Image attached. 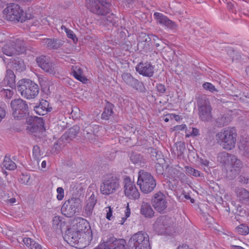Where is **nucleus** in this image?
Listing matches in <instances>:
<instances>
[{
  "instance_id": "obj_1",
  "label": "nucleus",
  "mask_w": 249,
  "mask_h": 249,
  "mask_svg": "<svg viewBox=\"0 0 249 249\" xmlns=\"http://www.w3.org/2000/svg\"><path fill=\"white\" fill-rule=\"evenodd\" d=\"M237 134L234 127H229L222 129L216 135L217 143L223 149L230 150L235 146Z\"/></svg>"
},
{
  "instance_id": "obj_2",
  "label": "nucleus",
  "mask_w": 249,
  "mask_h": 249,
  "mask_svg": "<svg viewBox=\"0 0 249 249\" xmlns=\"http://www.w3.org/2000/svg\"><path fill=\"white\" fill-rule=\"evenodd\" d=\"M153 229L160 235L172 236L175 232L172 218L166 215L160 216L156 219Z\"/></svg>"
},
{
  "instance_id": "obj_3",
  "label": "nucleus",
  "mask_w": 249,
  "mask_h": 249,
  "mask_svg": "<svg viewBox=\"0 0 249 249\" xmlns=\"http://www.w3.org/2000/svg\"><path fill=\"white\" fill-rule=\"evenodd\" d=\"M17 89L21 95L27 99H33L38 94L39 87L29 79H22L18 83Z\"/></svg>"
},
{
  "instance_id": "obj_4",
  "label": "nucleus",
  "mask_w": 249,
  "mask_h": 249,
  "mask_svg": "<svg viewBox=\"0 0 249 249\" xmlns=\"http://www.w3.org/2000/svg\"><path fill=\"white\" fill-rule=\"evenodd\" d=\"M85 6L91 13L105 16L111 12V4L107 0H86Z\"/></svg>"
},
{
  "instance_id": "obj_5",
  "label": "nucleus",
  "mask_w": 249,
  "mask_h": 249,
  "mask_svg": "<svg viewBox=\"0 0 249 249\" xmlns=\"http://www.w3.org/2000/svg\"><path fill=\"white\" fill-rule=\"evenodd\" d=\"M3 14L5 18L9 21L23 22L27 19L23 9L14 3L7 4L3 11Z\"/></svg>"
},
{
  "instance_id": "obj_6",
  "label": "nucleus",
  "mask_w": 249,
  "mask_h": 249,
  "mask_svg": "<svg viewBox=\"0 0 249 249\" xmlns=\"http://www.w3.org/2000/svg\"><path fill=\"white\" fill-rule=\"evenodd\" d=\"M120 188L119 177L109 175L103 180L100 185V192L103 195L108 196L115 193Z\"/></svg>"
},
{
  "instance_id": "obj_7",
  "label": "nucleus",
  "mask_w": 249,
  "mask_h": 249,
  "mask_svg": "<svg viewBox=\"0 0 249 249\" xmlns=\"http://www.w3.org/2000/svg\"><path fill=\"white\" fill-rule=\"evenodd\" d=\"M137 184L142 192L147 194L151 192L156 186V180L150 173L143 170L139 172Z\"/></svg>"
},
{
  "instance_id": "obj_8",
  "label": "nucleus",
  "mask_w": 249,
  "mask_h": 249,
  "mask_svg": "<svg viewBox=\"0 0 249 249\" xmlns=\"http://www.w3.org/2000/svg\"><path fill=\"white\" fill-rule=\"evenodd\" d=\"M11 107L13 111L12 116L15 119H22L29 114L26 102L20 98L12 100Z\"/></svg>"
},
{
  "instance_id": "obj_9",
  "label": "nucleus",
  "mask_w": 249,
  "mask_h": 249,
  "mask_svg": "<svg viewBox=\"0 0 249 249\" xmlns=\"http://www.w3.org/2000/svg\"><path fill=\"white\" fill-rule=\"evenodd\" d=\"M148 235L145 232L139 231L134 234L129 239V244L134 249H150Z\"/></svg>"
},
{
  "instance_id": "obj_10",
  "label": "nucleus",
  "mask_w": 249,
  "mask_h": 249,
  "mask_svg": "<svg viewBox=\"0 0 249 249\" xmlns=\"http://www.w3.org/2000/svg\"><path fill=\"white\" fill-rule=\"evenodd\" d=\"M2 50L4 54L8 56H12L24 53L25 52V47L23 41L18 38L15 41L12 40L9 44H5Z\"/></svg>"
},
{
  "instance_id": "obj_11",
  "label": "nucleus",
  "mask_w": 249,
  "mask_h": 249,
  "mask_svg": "<svg viewBox=\"0 0 249 249\" xmlns=\"http://www.w3.org/2000/svg\"><path fill=\"white\" fill-rule=\"evenodd\" d=\"M81 200L79 198L72 197L63 204L61 211L62 213L68 217L75 215L80 206Z\"/></svg>"
},
{
  "instance_id": "obj_12",
  "label": "nucleus",
  "mask_w": 249,
  "mask_h": 249,
  "mask_svg": "<svg viewBox=\"0 0 249 249\" xmlns=\"http://www.w3.org/2000/svg\"><path fill=\"white\" fill-rule=\"evenodd\" d=\"M124 192L125 196L130 199L136 200L139 198L140 194L134 183L131 180L129 177H124Z\"/></svg>"
},
{
  "instance_id": "obj_13",
  "label": "nucleus",
  "mask_w": 249,
  "mask_h": 249,
  "mask_svg": "<svg viewBox=\"0 0 249 249\" xmlns=\"http://www.w3.org/2000/svg\"><path fill=\"white\" fill-rule=\"evenodd\" d=\"M123 81L129 86L133 88L140 92H145L146 89L142 82L139 81L130 73L124 72L122 74Z\"/></svg>"
},
{
  "instance_id": "obj_14",
  "label": "nucleus",
  "mask_w": 249,
  "mask_h": 249,
  "mask_svg": "<svg viewBox=\"0 0 249 249\" xmlns=\"http://www.w3.org/2000/svg\"><path fill=\"white\" fill-rule=\"evenodd\" d=\"M36 62L44 71L51 74H54L57 71L56 67L49 57L41 56L36 58Z\"/></svg>"
},
{
  "instance_id": "obj_15",
  "label": "nucleus",
  "mask_w": 249,
  "mask_h": 249,
  "mask_svg": "<svg viewBox=\"0 0 249 249\" xmlns=\"http://www.w3.org/2000/svg\"><path fill=\"white\" fill-rule=\"evenodd\" d=\"M151 201L155 210L160 213H163L167 208V201L165 196L160 192L154 194Z\"/></svg>"
},
{
  "instance_id": "obj_16",
  "label": "nucleus",
  "mask_w": 249,
  "mask_h": 249,
  "mask_svg": "<svg viewBox=\"0 0 249 249\" xmlns=\"http://www.w3.org/2000/svg\"><path fill=\"white\" fill-rule=\"evenodd\" d=\"M155 66L149 62H141L136 66L135 69L140 75L147 77H151L154 73Z\"/></svg>"
},
{
  "instance_id": "obj_17",
  "label": "nucleus",
  "mask_w": 249,
  "mask_h": 249,
  "mask_svg": "<svg viewBox=\"0 0 249 249\" xmlns=\"http://www.w3.org/2000/svg\"><path fill=\"white\" fill-rule=\"evenodd\" d=\"M212 108L209 101L205 100L198 108V115L201 121L208 122L212 118Z\"/></svg>"
},
{
  "instance_id": "obj_18",
  "label": "nucleus",
  "mask_w": 249,
  "mask_h": 249,
  "mask_svg": "<svg viewBox=\"0 0 249 249\" xmlns=\"http://www.w3.org/2000/svg\"><path fill=\"white\" fill-rule=\"evenodd\" d=\"M219 157L221 162L225 164H230L233 168L240 169L242 167V164L241 160L234 155L223 152L220 154Z\"/></svg>"
},
{
  "instance_id": "obj_19",
  "label": "nucleus",
  "mask_w": 249,
  "mask_h": 249,
  "mask_svg": "<svg viewBox=\"0 0 249 249\" xmlns=\"http://www.w3.org/2000/svg\"><path fill=\"white\" fill-rule=\"evenodd\" d=\"M97 202V199L95 195L92 193L89 199L87 200L86 205L84 207V216L90 217L93 213V208Z\"/></svg>"
},
{
  "instance_id": "obj_20",
  "label": "nucleus",
  "mask_w": 249,
  "mask_h": 249,
  "mask_svg": "<svg viewBox=\"0 0 249 249\" xmlns=\"http://www.w3.org/2000/svg\"><path fill=\"white\" fill-rule=\"evenodd\" d=\"M154 17L156 19L157 22L160 24L165 25L170 28H173L175 27L174 22L160 13H154Z\"/></svg>"
},
{
  "instance_id": "obj_21",
  "label": "nucleus",
  "mask_w": 249,
  "mask_h": 249,
  "mask_svg": "<svg viewBox=\"0 0 249 249\" xmlns=\"http://www.w3.org/2000/svg\"><path fill=\"white\" fill-rule=\"evenodd\" d=\"M52 108L49 107V103L45 100H42L38 106L34 107V111L39 115H44L51 111Z\"/></svg>"
},
{
  "instance_id": "obj_22",
  "label": "nucleus",
  "mask_w": 249,
  "mask_h": 249,
  "mask_svg": "<svg viewBox=\"0 0 249 249\" xmlns=\"http://www.w3.org/2000/svg\"><path fill=\"white\" fill-rule=\"evenodd\" d=\"M42 43L45 44L48 48L53 50L58 49L63 44L62 40L56 38H44Z\"/></svg>"
},
{
  "instance_id": "obj_23",
  "label": "nucleus",
  "mask_w": 249,
  "mask_h": 249,
  "mask_svg": "<svg viewBox=\"0 0 249 249\" xmlns=\"http://www.w3.org/2000/svg\"><path fill=\"white\" fill-rule=\"evenodd\" d=\"M140 213L145 217L151 218L154 216L155 212L150 204L148 202H142L140 208Z\"/></svg>"
},
{
  "instance_id": "obj_24",
  "label": "nucleus",
  "mask_w": 249,
  "mask_h": 249,
  "mask_svg": "<svg viewBox=\"0 0 249 249\" xmlns=\"http://www.w3.org/2000/svg\"><path fill=\"white\" fill-rule=\"evenodd\" d=\"M83 70L79 66H72L71 67V72L72 75L77 80L83 83H86L88 79L83 75Z\"/></svg>"
},
{
  "instance_id": "obj_25",
  "label": "nucleus",
  "mask_w": 249,
  "mask_h": 249,
  "mask_svg": "<svg viewBox=\"0 0 249 249\" xmlns=\"http://www.w3.org/2000/svg\"><path fill=\"white\" fill-rule=\"evenodd\" d=\"M107 249H126V242L123 239H115L112 242H105Z\"/></svg>"
},
{
  "instance_id": "obj_26",
  "label": "nucleus",
  "mask_w": 249,
  "mask_h": 249,
  "mask_svg": "<svg viewBox=\"0 0 249 249\" xmlns=\"http://www.w3.org/2000/svg\"><path fill=\"white\" fill-rule=\"evenodd\" d=\"M16 76L14 72L10 69L6 71L5 76L3 79V82L10 88L15 86Z\"/></svg>"
},
{
  "instance_id": "obj_27",
  "label": "nucleus",
  "mask_w": 249,
  "mask_h": 249,
  "mask_svg": "<svg viewBox=\"0 0 249 249\" xmlns=\"http://www.w3.org/2000/svg\"><path fill=\"white\" fill-rule=\"evenodd\" d=\"M114 107L112 104L108 102L104 108V111L102 114L101 118L105 120H109L110 117L113 113V109Z\"/></svg>"
},
{
  "instance_id": "obj_28",
  "label": "nucleus",
  "mask_w": 249,
  "mask_h": 249,
  "mask_svg": "<svg viewBox=\"0 0 249 249\" xmlns=\"http://www.w3.org/2000/svg\"><path fill=\"white\" fill-rule=\"evenodd\" d=\"M236 193L240 201L246 202L249 196V192L243 188H238L236 191Z\"/></svg>"
},
{
  "instance_id": "obj_29",
  "label": "nucleus",
  "mask_w": 249,
  "mask_h": 249,
  "mask_svg": "<svg viewBox=\"0 0 249 249\" xmlns=\"http://www.w3.org/2000/svg\"><path fill=\"white\" fill-rule=\"evenodd\" d=\"M2 165L6 169L9 170H13L17 168L16 163L9 157L7 156H5Z\"/></svg>"
},
{
  "instance_id": "obj_30",
  "label": "nucleus",
  "mask_w": 249,
  "mask_h": 249,
  "mask_svg": "<svg viewBox=\"0 0 249 249\" xmlns=\"http://www.w3.org/2000/svg\"><path fill=\"white\" fill-rule=\"evenodd\" d=\"M79 127L77 125H74L70 128L65 134L66 137L70 140L75 138L78 134Z\"/></svg>"
},
{
  "instance_id": "obj_31",
  "label": "nucleus",
  "mask_w": 249,
  "mask_h": 249,
  "mask_svg": "<svg viewBox=\"0 0 249 249\" xmlns=\"http://www.w3.org/2000/svg\"><path fill=\"white\" fill-rule=\"evenodd\" d=\"M236 232L242 235H247L249 233V227L246 224H241L235 228Z\"/></svg>"
},
{
  "instance_id": "obj_32",
  "label": "nucleus",
  "mask_w": 249,
  "mask_h": 249,
  "mask_svg": "<svg viewBox=\"0 0 249 249\" xmlns=\"http://www.w3.org/2000/svg\"><path fill=\"white\" fill-rule=\"evenodd\" d=\"M30 178V175L28 173H22L21 175L19 176L18 180L20 183L28 185L30 184V183L29 182Z\"/></svg>"
},
{
  "instance_id": "obj_33",
  "label": "nucleus",
  "mask_w": 249,
  "mask_h": 249,
  "mask_svg": "<svg viewBox=\"0 0 249 249\" xmlns=\"http://www.w3.org/2000/svg\"><path fill=\"white\" fill-rule=\"evenodd\" d=\"M62 225H64L60 216H54L53 219V227L56 230H61Z\"/></svg>"
},
{
  "instance_id": "obj_34",
  "label": "nucleus",
  "mask_w": 249,
  "mask_h": 249,
  "mask_svg": "<svg viewBox=\"0 0 249 249\" xmlns=\"http://www.w3.org/2000/svg\"><path fill=\"white\" fill-rule=\"evenodd\" d=\"M227 53L229 57H231L232 62L238 60L241 58L240 53L237 51L234 50L233 49H229L228 50Z\"/></svg>"
},
{
  "instance_id": "obj_35",
  "label": "nucleus",
  "mask_w": 249,
  "mask_h": 249,
  "mask_svg": "<svg viewBox=\"0 0 249 249\" xmlns=\"http://www.w3.org/2000/svg\"><path fill=\"white\" fill-rule=\"evenodd\" d=\"M130 160L135 164H141L144 162L143 161H142V156L140 154H137L135 153H132L130 157Z\"/></svg>"
},
{
  "instance_id": "obj_36",
  "label": "nucleus",
  "mask_w": 249,
  "mask_h": 249,
  "mask_svg": "<svg viewBox=\"0 0 249 249\" xmlns=\"http://www.w3.org/2000/svg\"><path fill=\"white\" fill-rule=\"evenodd\" d=\"M89 226V223L88 221L82 218L77 224V228L78 231H83L87 228Z\"/></svg>"
},
{
  "instance_id": "obj_37",
  "label": "nucleus",
  "mask_w": 249,
  "mask_h": 249,
  "mask_svg": "<svg viewBox=\"0 0 249 249\" xmlns=\"http://www.w3.org/2000/svg\"><path fill=\"white\" fill-rule=\"evenodd\" d=\"M186 174L189 175H192L194 177H197L200 176V172L196 170L193 167L189 166H186L185 167Z\"/></svg>"
},
{
  "instance_id": "obj_38",
  "label": "nucleus",
  "mask_w": 249,
  "mask_h": 249,
  "mask_svg": "<svg viewBox=\"0 0 249 249\" xmlns=\"http://www.w3.org/2000/svg\"><path fill=\"white\" fill-rule=\"evenodd\" d=\"M14 93V92L13 89H4L0 95L5 99H10L12 98Z\"/></svg>"
},
{
  "instance_id": "obj_39",
  "label": "nucleus",
  "mask_w": 249,
  "mask_h": 249,
  "mask_svg": "<svg viewBox=\"0 0 249 249\" xmlns=\"http://www.w3.org/2000/svg\"><path fill=\"white\" fill-rule=\"evenodd\" d=\"M33 156L35 159L37 161L38 160L41 156L40 148L38 146H34L33 148Z\"/></svg>"
},
{
  "instance_id": "obj_40",
  "label": "nucleus",
  "mask_w": 249,
  "mask_h": 249,
  "mask_svg": "<svg viewBox=\"0 0 249 249\" xmlns=\"http://www.w3.org/2000/svg\"><path fill=\"white\" fill-rule=\"evenodd\" d=\"M202 87L205 89L209 90L212 92L217 91V90L215 88L214 86L211 83L205 82L203 84Z\"/></svg>"
},
{
  "instance_id": "obj_41",
  "label": "nucleus",
  "mask_w": 249,
  "mask_h": 249,
  "mask_svg": "<svg viewBox=\"0 0 249 249\" xmlns=\"http://www.w3.org/2000/svg\"><path fill=\"white\" fill-rule=\"evenodd\" d=\"M65 31L68 38L72 39L74 42L78 40L77 37L72 31L68 28H65Z\"/></svg>"
},
{
  "instance_id": "obj_42",
  "label": "nucleus",
  "mask_w": 249,
  "mask_h": 249,
  "mask_svg": "<svg viewBox=\"0 0 249 249\" xmlns=\"http://www.w3.org/2000/svg\"><path fill=\"white\" fill-rule=\"evenodd\" d=\"M14 67L19 71H23L25 69L24 63L22 61H16L14 63Z\"/></svg>"
},
{
  "instance_id": "obj_43",
  "label": "nucleus",
  "mask_w": 249,
  "mask_h": 249,
  "mask_svg": "<svg viewBox=\"0 0 249 249\" xmlns=\"http://www.w3.org/2000/svg\"><path fill=\"white\" fill-rule=\"evenodd\" d=\"M125 216L122 218V220L121 221V224H123L124 223L126 219L130 216L131 213V210L129 207V204H127V206L124 211Z\"/></svg>"
},
{
  "instance_id": "obj_44",
  "label": "nucleus",
  "mask_w": 249,
  "mask_h": 249,
  "mask_svg": "<svg viewBox=\"0 0 249 249\" xmlns=\"http://www.w3.org/2000/svg\"><path fill=\"white\" fill-rule=\"evenodd\" d=\"M57 196L56 198L58 200H61L64 198V189L62 187H58L56 189Z\"/></svg>"
},
{
  "instance_id": "obj_45",
  "label": "nucleus",
  "mask_w": 249,
  "mask_h": 249,
  "mask_svg": "<svg viewBox=\"0 0 249 249\" xmlns=\"http://www.w3.org/2000/svg\"><path fill=\"white\" fill-rule=\"evenodd\" d=\"M243 148V154L244 155L247 157L249 158V145L246 144L245 146H240L239 148L240 150H242V148Z\"/></svg>"
},
{
  "instance_id": "obj_46",
  "label": "nucleus",
  "mask_w": 249,
  "mask_h": 249,
  "mask_svg": "<svg viewBox=\"0 0 249 249\" xmlns=\"http://www.w3.org/2000/svg\"><path fill=\"white\" fill-rule=\"evenodd\" d=\"M157 91L162 94H163L166 91V88L163 84H158L156 86Z\"/></svg>"
},
{
  "instance_id": "obj_47",
  "label": "nucleus",
  "mask_w": 249,
  "mask_h": 249,
  "mask_svg": "<svg viewBox=\"0 0 249 249\" xmlns=\"http://www.w3.org/2000/svg\"><path fill=\"white\" fill-rule=\"evenodd\" d=\"M105 211L107 213L106 218L109 220H111L112 216V209L110 207H107L105 208Z\"/></svg>"
},
{
  "instance_id": "obj_48",
  "label": "nucleus",
  "mask_w": 249,
  "mask_h": 249,
  "mask_svg": "<svg viewBox=\"0 0 249 249\" xmlns=\"http://www.w3.org/2000/svg\"><path fill=\"white\" fill-rule=\"evenodd\" d=\"M23 242L27 246L31 248L33 243H34L35 241L30 238L25 237L23 238Z\"/></svg>"
},
{
  "instance_id": "obj_49",
  "label": "nucleus",
  "mask_w": 249,
  "mask_h": 249,
  "mask_svg": "<svg viewBox=\"0 0 249 249\" xmlns=\"http://www.w3.org/2000/svg\"><path fill=\"white\" fill-rule=\"evenodd\" d=\"M238 181L243 184L249 183V177L241 175L238 178Z\"/></svg>"
},
{
  "instance_id": "obj_50",
  "label": "nucleus",
  "mask_w": 249,
  "mask_h": 249,
  "mask_svg": "<svg viewBox=\"0 0 249 249\" xmlns=\"http://www.w3.org/2000/svg\"><path fill=\"white\" fill-rule=\"evenodd\" d=\"M115 18L116 17L115 15L113 14H111L106 17V20L107 22L113 24L115 23Z\"/></svg>"
},
{
  "instance_id": "obj_51",
  "label": "nucleus",
  "mask_w": 249,
  "mask_h": 249,
  "mask_svg": "<svg viewBox=\"0 0 249 249\" xmlns=\"http://www.w3.org/2000/svg\"><path fill=\"white\" fill-rule=\"evenodd\" d=\"M199 135V130L196 128H193L192 132L191 134H187L186 135V137H189L190 136L195 137Z\"/></svg>"
},
{
  "instance_id": "obj_52",
  "label": "nucleus",
  "mask_w": 249,
  "mask_h": 249,
  "mask_svg": "<svg viewBox=\"0 0 249 249\" xmlns=\"http://www.w3.org/2000/svg\"><path fill=\"white\" fill-rule=\"evenodd\" d=\"M174 130L177 131H179L185 130L186 129V125L185 124H182L180 125H177L174 126Z\"/></svg>"
},
{
  "instance_id": "obj_53",
  "label": "nucleus",
  "mask_w": 249,
  "mask_h": 249,
  "mask_svg": "<svg viewBox=\"0 0 249 249\" xmlns=\"http://www.w3.org/2000/svg\"><path fill=\"white\" fill-rule=\"evenodd\" d=\"M6 115V111L5 109L0 107V123L2 121L3 119H4Z\"/></svg>"
},
{
  "instance_id": "obj_54",
  "label": "nucleus",
  "mask_w": 249,
  "mask_h": 249,
  "mask_svg": "<svg viewBox=\"0 0 249 249\" xmlns=\"http://www.w3.org/2000/svg\"><path fill=\"white\" fill-rule=\"evenodd\" d=\"M31 249H42L41 245L36 243L35 241L33 243Z\"/></svg>"
},
{
  "instance_id": "obj_55",
  "label": "nucleus",
  "mask_w": 249,
  "mask_h": 249,
  "mask_svg": "<svg viewBox=\"0 0 249 249\" xmlns=\"http://www.w3.org/2000/svg\"><path fill=\"white\" fill-rule=\"evenodd\" d=\"M200 163L202 165H205V166H208L209 165V161L206 159H201Z\"/></svg>"
},
{
  "instance_id": "obj_56",
  "label": "nucleus",
  "mask_w": 249,
  "mask_h": 249,
  "mask_svg": "<svg viewBox=\"0 0 249 249\" xmlns=\"http://www.w3.org/2000/svg\"><path fill=\"white\" fill-rule=\"evenodd\" d=\"M177 249H192L190 248L187 244H183L182 245H179Z\"/></svg>"
},
{
  "instance_id": "obj_57",
  "label": "nucleus",
  "mask_w": 249,
  "mask_h": 249,
  "mask_svg": "<svg viewBox=\"0 0 249 249\" xmlns=\"http://www.w3.org/2000/svg\"><path fill=\"white\" fill-rule=\"evenodd\" d=\"M95 249H107V248L106 243H104L99 245V246Z\"/></svg>"
},
{
  "instance_id": "obj_58",
  "label": "nucleus",
  "mask_w": 249,
  "mask_h": 249,
  "mask_svg": "<svg viewBox=\"0 0 249 249\" xmlns=\"http://www.w3.org/2000/svg\"><path fill=\"white\" fill-rule=\"evenodd\" d=\"M230 249H245L241 246H239L231 245L230 247Z\"/></svg>"
},
{
  "instance_id": "obj_59",
  "label": "nucleus",
  "mask_w": 249,
  "mask_h": 249,
  "mask_svg": "<svg viewBox=\"0 0 249 249\" xmlns=\"http://www.w3.org/2000/svg\"><path fill=\"white\" fill-rule=\"evenodd\" d=\"M16 202V199L15 198H11L7 200V202L10 204H14Z\"/></svg>"
},
{
  "instance_id": "obj_60",
  "label": "nucleus",
  "mask_w": 249,
  "mask_h": 249,
  "mask_svg": "<svg viewBox=\"0 0 249 249\" xmlns=\"http://www.w3.org/2000/svg\"><path fill=\"white\" fill-rule=\"evenodd\" d=\"M41 167L43 168H46V161L45 160H43L41 163Z\"/></svg>"
},
{
  "instance_id": "obj_61",
  "label": "nucleus",
  "mask_w": 249,
  "mask_h": 249,
  "mask_svg": "<svg viewBox=\"0 0 249 249\" xmlns=\"http://www.w3.org/2000/svg\"><path fill=\"white\" fill-rule=\"evenodd\" d=\"M38 121V123H40V125H41V124H43V120L41 118H36V121Z\"/></svg>"
},
{
  "instance_id": "obj_62",
  "label": "nucleus",
  "mask_w": 249,
  "mask_h": 249,
  "mask_svg": "<svg viewBox=\"0 0 249 249\" xmlns=\"http://www.w3.org/2000/svg\"><path fill=\"white\" fill-rule=\"evenodd\" d=\"M172 172H173L174 173H177V175H179V174L181 175V173L179 171H178L177 170H176V169H173Z\"/></svg>"
},
{
  "instance_id": "obj_63",
  "label": "nucleus",
  "mask_w": 249,
  "mask_h": 249,
  "mask_svg": "<svg viewBox=\"0 0 249 249\" xmlns=\"http://www.w3.org/2000/svg\"><path fill=\"white\" fill-rule=\"evenodd\" d=\"M174 115V118L176 121H178L180 119V117L179 115H175V114Z\"/></svg>"
},
{
  "instance_id": "obj_64",
  "label": "nucleus",
  "mask_w": 249,
  "mask_h": 249,
  "mask_svg": "<svg viewBox=\"0 0 249 249\" xmlns=\"http://www.w3.org/2000/svg\"><path fill=\"white\" fill-rule=\"evenodd\" d=\"M184 197L186 199H190V198H191V197L190 196V195L189 194L188 195H185L184 196Z\"/></svg>"
}]
</instances>
